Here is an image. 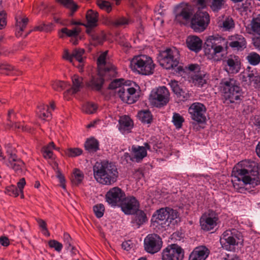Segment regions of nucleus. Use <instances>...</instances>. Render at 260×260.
Listing matches in <instances>:
<instances>
[{"label":"nucleus","mask_w":260,"mask_h":260,"mask_svg":"<svg viewBox=\"0 0 260 260\" xmlns=\"http://www.w3.org/2000/svg\"><path fill=\"white\" fill-rule=\"evenodd\" d=\"M99 146L98 141L94 138L87 140L85 143V147L89 152L96 151L99 149Z\"/></svg>","instance_id":"obj_36"},{"label":"nucleus","mask_w":260,"mask_h":260,"mask_svg":"<svg viewBox=\"0 0 260 260\" xmlns=\"http://www.w3.org/2000/svg\"><path fill=\"white\" fill-rule=\"evenodd\" d=\"M229 39V46L234 50L242 51L246 47V41L242 35H233Z\"/></svg>","instance_id":"obj_21"},{"label":"nucleus","mask_w":260,"mask_h":260,"mask_svg":"<svg viewBox=\"0 0 260 260\" xmlns=\"http://www.w3.org/2000/svg\"><path fill=\"white\" fill-rule=\"evenodd\" d=\"M225 3L224 0H211L210 8L213 12H218L224 7Z\"/></svg>","instance_id":"obj_45"},{"label":"nucleus","mask_w":260,"mask_h":260,"mask_svg":"<svg viewBox=\"0 0 260 260\" xmlns=\"http://www.w3.org/2000/svg\"><path fill=\"white\" fill-rule=\"evenodd\" d=\"M97 5L101 9L106 10L108 13H109L112 10L111 5L108 2L98 1H97Z\"/></svg>","instance_id":"obj_55"},{"label":"nucleus","mask_w":260,"mask_h":260,"mask_svg":"<svg viewBox=\"0 0 260 260\" xmlns=\"http://www.w3.org/2000/svg\"><path fill=\"white\" fill-rule=\"evenodd\" d=\"M246 70L248 71L247 77L248 78L250 82H253V80H255V79L260 74L258 73L256 69H252L251 67H248Z\"/></svg>","instance_id":"obj_51"},{"label":"nucleus","mask_w":260,"mask_h":260,"mask_svg":"<svg viewBox=\"0 0 260 260\" xmlns=\"http://www.w3.org/2000/svg\"><path fill=\"white\" fill-rule=\"evenodd\" d=\"M172 121L177 129H180L182 126V124L184 121V119L179 113H174Z\"/></svg>","instance_id":"obj_44"},{"label":"nucleus","mask_w":260,"mask_h":260,"mask_svg":"<svg viewBox=\"0 0 260 260\" xmlns=\"http://www.w3.org/2000/svg\"><path fill=\"white\" fill-rule=\"evenodd\" d=\"M0 244L3 246L7 247L10 245V241L6 236L0 237Z\"/></svg>","instance_id":"obj_61"},{"label":"nucleus","mask_w":260,"mask_h":260,"mask_svg":"<svg viewBox=\"0 0 260 260\" xmlns=\"http://www.w3.org/2000/svg\"><path fill=\"white\" fill-rule=\"evenodd\" d=\"M50 248H54L58 252H60L63 247L62 244L55 240H51L48 242Z\"/></svg>","instance_id":"obj_53"},{"label":"nucleus","mask_w":260,"mask_h":260,"mask_svg":"<svg viewBox=\"0 0 260 260\" xmlns=\"http://www.w3.org/2000/svg\"><path fill=\"white\" fill-rule=\"evenodd\" d=\"M187 47L191 51L199 52L202 49V41L196 36H189L186 40Z\"/></svg>","instance_id":"obj_25"},{"label":"nucleus","mask_w":260,"mask_h":260,"mask_svg":"<svg viewBox=\"0 0 260 260\" xmlns=\"http://www.w3.org/2000/svg\"><path fill=\"white\" fill-rule=\"evenodd\" d=\"M25 183V180L24 178H22L20 179L19 181L17 183V186L21 193H22V190Z\"/></svg>","instance_id":"obj_63"},{"label":"nucleus","mask_w":260,"mask_h":260,"mask_svg":"<svg viewBox=\"0 0 260 260\" xmlns=\"http://www.w3.org/2000/svg\"><path fill=\"white\" fill-rule=\"evenodd\" d=\"M192 14V10L189 5L180 4L175 8V20L178 23L185 24L190 20Z\"/></svg>","instance_id":"obj_12"},{"label":"nucleus","mask_w":260,"mask_h":260,"mask_svg":"<svg viewBox=\"0 0 260 260\" xmlns=\"http://www.w3.org/2000/svg\"><path fill=\"white\" fill-rule=\"evenodd\" d=\"M192 80L194 84L198 87H202L206 84L205 75H195L192 77Z\"/></svg>","instance_id":"obj_46"},{"label":"nucleus","mask_w":260,"mask_h":260,"mask_svg":"<svg viewBox=\"0 0 260 260\" xmlns=\"http://www.w3.org/2000/svg\"><path fill=\"white\" fill-rule=\"evenodd\" d=\"M170 93L165 86L159 87L151 92L149 101L151 105L160 107L166 105L169 101Z\"/></svg>","instance_id":"obj_10"},{"label":"nucleus","mask_w":260,"mask_h":260,"mask_svg":"<svg viewBox=\"0 0 260 260\" xmlns=\"http://www.w3.org/2000/svg\"><path fill=\"white\" fill-rule=\"evenodd\" d=\"M228 48V42L219 35L210 36L205 42L204 52L207 59L213 61L222 60Z\"/></svg>","instance_id":"obj_3"},{"label":"nucleus","mask_w":260,"mask_h":260,"mask_svg":"<svg viewBox=\"0 0 260 260\" xmlns=\"http://www.w3.org/2000/svg\"><path fill=\"white\" fill-rule=\"evenodd\" d=\"M87 24L85 25L87 28H92L97 25L98 14L97 12L89 10L86 13Z\"/></svg>","instance_id":"obj_28"},{"label":"nucleus","mask_w":260,"mask_h":260,"mask_svg":"<svg viewBox=\"0 0 260 260\" xmlns=\"http://www.w3.org/2000/svg\"><path fill=\"white\" fill-rule=\"evenodd\" d=\"M107 51L102 53L98 57L97 64L99 74L92 76L86 83L88 87L94 90H100L103 86L104 80H110L116 77V68L107 60Z\"/></svg>","instance_id":"obj_2"},{"label":"nucleus","mask_w":260,"mask_h":260,"mask_svg":"<svg viewBox=\"0 0 260 260\" xmlns=\"http://www.w3.org/2000/svg\"><path fill=\"white\" fill-rule=\"evenodd\" d=\"M119 206L125 214H133L138 211L139 203L133 196H125Z\"/></svg>","instance_id":"obj_19"},{"label":"nucleus","mask_w":260,"mask_h":260,"mask_svg":"<svg viewBox=\"0 0 260 260\" xmlns=\"http://www.w3.org/2000/svg\"><path fill=\"white\" fill-rule=\"evenodd\" d=\"M56 1L64 7L69 9L71 11V15H72L77 9V5L74 2L73 0H56Z\"/></svg>","instance_id":"obj_40"},{"label":"nucleus","mask_w":260,"mask_h":260,"mask_svg":"<svg viewBox=\"0 0 260 260\" xmlns=\"http://www.w3.org/2000/svg\"><path fill=\"white\" fill-rule=\"evenodd\" d=\"M123 80H124L123 79L114 80L109 84V88L111 89H119L120 87H122L123 85Z\"/></svg>","instance_id":"obj_54"},{"label":"nucleus","mask_w":260,"mask_h":260,"mask_svg":"<svg viewBox=\"0 0 260 260\" xmlns=\"http://www.w3.org/2000/svg\"><path fill=\"white\" fill-rule=\"evenodd\" d=\"M210 21L209 15L206 12L198 11L191 20V28L196 32L203 31Z\"/></svg>","instance_id":"obj_11"},{"label":"nucleus","mask_w":260,"mask_h":260,"mask_svg":"<svg viewBox=\"0 0 260 260\" xmlns=\"http://www.w3.org/2000/svg\"><path fill=\"white\" fill-rule=\"evenodd\" d=\"M7 14L3 11L0 12V29L5 27L7 25Z\"/></svg>","instance_id":"obj_58"},{"label":"nucleus","mask_w":260,"mask_h":260,"mask_svg":"<svg viewBox=\"0 0 260 260\" xmlns=\"http://www.w3.org/2000/svg\"><path fill=\"white\" fill-rule=\"evenodd\" d=\"M93 172L95 179L104 185H111L116 181L118 176L116 166L107 161L95 162Z\"/></svg>","instance_id":"obj_4"},{"label":"nucleus","mask_w":260,"mask_h":260,"mask_svg":"<svg viewBox=\"0 0 260 260\" xmlns=\"http://www.w3.org/2000/svg\"><path fill=\"white\" fill-rule=\"evenodd\" d=\"M59 150V148L56 147L53 142H50L47 145L44 146L42 149V153L44 158L50 159L53 158L52 150Z\"/></svg>","instance_id":"obj_31"},{"label":"nucleus","mask_w":260,"mask_h":260,"mask_svg":"<svg viewBox=\"0 0 260 260\" xmlns=\"http://www.w3.org/2000/svg\"><path fill=\"white\" fill-rule=\"evenodd\" d=\"M118 122L119 129L123 134L129 133L133 127V121L128 116L120 117Z\"/></svg>","instance_id":"obj_26"},{"label":"nucleus","mask_w":260,"mask_h":260,"mask_svg":"<svg viewBox=\"0 0 260 260\" xmlns=\"http://www.w3.org/2000/svg\"><path fill=\"white\" fill-rule=\"evenodd\" d=\"M241 233L235 229L224 231L220 238L222 247L226 250L231 251L235 246L243 241Z\"/></svg>","instance_id":"obj_8"},{"label":"nucleus","mask_w":260,"mask_h":260,"mask_svg":"<svg viewBox=\"0 0 260 260\" xmlns=\"http://www.w3.org/2000/svg\"><path fill=\"white\" fill-rule=\"evenodd\" d=\"M72 80L73 83L72 87L71 88L68 89L64 93V96L68 93L75 94L79 91L80 89L83 87V79L82 77H80L78 75H74L72 77Z\"/></svg>","instance_id":"obj_27"},{"label":"nucleus","mask_w":260,"mask_h":260,"mask_svg":"<svg viewBox=\"0 0 260 260\" xmlns=\"http://www.w3.org/2000/svg\"><path fill=\"white\" fill-rule=\"evenodd\" d=\"M0 73L7 75L15 74L13 67L7 63L0 64Z\"/></svg>","instance_id":"obj_47"},{"label":"nucleus","mask_w":260,"mask_h":260,"mask_svg":"<svg viewBox=\"0 0 260 260\" xmlns=\"http://www.w3.org/2000/svg\"><path fill=\"white\" fill-rule=\"evenodd\" d=\"M144 146L133 145L131 148V158L133 161L141 162L147 155V150L150 149V146L147 143L144 144Z\"/></svg>","instance_id":"obj_20"},{"label":"nucleus","mask_w":260,"mask_h":260,"mask_svg":"<svg viewBox=\"0 0 260 260\" xmlns=\"http://www.w3.org/2000/svg\"><path fill=\"white\" fill-rule=\"evenodd\" d=\"M84 178V174L79 169H75L74 170L73 174L71 177V181L75 185H78L81 183Z\"/></svg>","instance_id":"obj_39"},{"label":"nucleus","mask_w":260,"mask_h":260,"mask_svg":"<svg viewBox=\"0 0 260 260\" xmlns=\"http://www.w3.org/2000/svg\"><path fill=\"white\" fill-rule=\"evenodd\" d=\"M132 22L131 19L124 16L118 17L111 21V24L115 27H125Z\"/></svg>","instance_id":"obj_32"},{"label":"nucleus","mask_w":260,"mask_h":260,"mask_svg":"<svg viewBox=\"0 0 260 260\" xmlns=\"http://www.w3.org/2000/svg\"><path fill=\"white\" fill-rule=\"evenodd\" d=\"M209 253V250L204 246L196 247L190 254L189 260H205Z\"/></svg>","instance_id":"obj_22"},{"label":"nucleus","mask_w":260,"mask_h":260,"mask_svg":"<svg viewBox=\"0 0 260 260\" xmlns=\"http://www.w3.org/2000/svg\"><path fill=\"white\" fill-rule=\"evenodd\" d=\"M253 44L256 49L260 51V37L253 40Z\"/></svg>","instance_id":"obj_64"},{"label":"nucleus","mask_w":260,"mask_h":260,"mask_svg":"<svg viewBox=\"0 0 260 260\" xmlns=\"http://www.w3.org/2000/svg\"><path fill=\"white\" fill-rule=\"evenodd\" d=\"M7 191L10 196H14L15 197H17L19 193H21L18 188L14 186L9 187L7 189Z\"/></svg>","instance_id":"obj_59"},{"label":"nucleus","mask_w":260,"mask_h":260,"mask_svg":"<svg viewBox=\"0 0 260 260\" xmlns=\"http://www.w3.org/2000/svg\"><path fill=\"white\" fill-rule=\"evenodd\" d=\"M250 26L253 33L260 35V14L252 19Z\"/></svg>","instance_id":"obj_41"},{"label":"nucleus","mask_w":260,"mask_h":260,"mask_svg":"<svg viewBox=\"0 0 260 260\" xmlns=\"http://www.w3.org/2000/svg\"><path fill=\"white\" fill-rule=\"evenodd\" d=\"M219 218L217 213L209 210L207 214L202 216L200 219L202 230L209 231L213 230L217 225Z\"/></svg>","instance_id":"obj_14"},{"label":"nucleus","mask_w":260,"mask_h":260,"mask_svg":"<svg viewBox=\"0 0 260 260\" xmlns=\"http://www.w3.org/2000/svg\"><path fill=\"white\" fill-rule=\"evenodd\" d=\"M147 220L146 214L142 210L138 211L136 213L132 222L139 228L140 225L143 224Z\"/></svg>","instance_id":"obj_33"},{"label":"nucleus","mask_w":260,"mask_h":260,"mask_svg":"<svg viewBox=\"0 0 260 260\" xmlns=\"http://www.w3.org/2000/svg\"><path fill=\"white\" fill-rule=\"evenodd\" d=\"M117 93L123 102L128 104L136 102L138 98L136 94V89L127 85H123L122 87H120L119 89L117 90Z\"/></svg>","instance_id":"obj_18"},{"label":"nucleus","mask_w":260,"mask_h":260,"mask_svg":"<svg viewBox=\"0 0 260 260\" xmlns=\"http://www.w3.org/2000/svg\"><path fill=\"white\" fill-rule=\"evenodd\" d=\"M61 32L69 37L76 38L79 36L81 32V28L79 27H76L73 29H69L66 27H64L61 29Z\"/></svg>","instance_id":"obj_43"},{"label":"nucleus","mask_w":260,"mask_h":260,"mask_svg":"<svg viewBox=\"0 0 260 260\" xmlns=\"http://www.w3.org/2000/svg\"><path fill=\"white\" fill-rule=\"evenodd\" d=\"M86 32L91 37L94 45L103 43L105 40V35L103 32H96L92 31V28H87Z\"/></svg>","instance_id":"obj_30"},{"label":"nucleus","mask_w":260,"mask_h":260,"mask_svg":"<svg viewBox=\"0 0 260 260\" xmlns=\"http://www.w3.org/2000/svg\"><path fill=\"white\" fill-rule=\"evenodd\" d=\"M250 5L251 4L250 3L246 1L241 4L239 8V10L241 11H247L250 8Z\"/></svg>","instance_id":"obj_62"},{"label":"nucleus","mask_w":260,"mask_h":260,"mask_svg":"<svg viewBox=\"0 0 260 260\" xmlns=\"http://www.w3.org/2000/svg\"><path fill=\"white\" fill-rule=\"evenodd\" d=\"M138 116L142 122L150 124L152 121V115L149 110H143L139 111Z\"/></svg>","instance_id":"obj_35"},{"label":"nucleus","mask_w":260,"mask_h":260,"mask_svg":"<svg viewBox=\"0 0 260 260\" xmlns=\"http://www.w3.org/2000/svg\"><path fill=\"white\" fill-rule=\"evenodd\" d=\"M52 25V24L51 23L48 24H46L44 23H42L40 25L35 26L32 30L40 31H49L51 29Z\"/></svg>","instance_id":"obj_52"},{"label":"nucleus","mask_w":260,"mask_h":260,"mask_svg":"<svg viewBox=\"0 0 260 260\" xmlns=\"http://www.w3.org/2000/svg\"><path fill=\"white\" fill-rule=\"evenodd\" d=\"M173 91L180 98L181 100H184L187 98L188 95L182 89L180 88L178 82L175 80H171L169 83Z\"/></svg>","instance_id":"obj_29"},{"label":"nucleus","mask_w":260,"mask_h":260,"mask_svg":"<svg viewBox=\"0 0 260 260\" xmlns=\"http://www.w3.org/2000/svg\"><path fill=\"white\" fill-rule=\"evenodd\" d=\"M129 66L134 72L143 75L153 74L155 67L152 58L145 55L134 56L131 60Z\"/></svg>","instance_id":"obj_5"},{"label":"nucleus","mask_w":260,"mask_h":260,"mask_svg":"<svg viewBox=\"0 0 260 260\" xmlns=\"http://www.w3.org/2000/svg\"><path fill=\"white\" fill-rule=\"evenodd\" d=\"M84 53V50L83 49H75L72 53H70L68 50L66 49L64 50L62 58L65 60H68L70 62H73L74 58L81 62L82 61V56Z\"/></svg>","instance_id":"obj_23"},{"label":"nucleus","mask_w":260,"mask_h":260,"mask_svg":"<svg viewBox=\"0 0 260 260\" xmlns=\"http://www.w3.org/2000/svg\"><path fill=\"white\" fill-rule=\"evenodd\" d=\"M153 216L156 217V221L164 226H169L171 224L174 225L179 220L178 212L169 207L157 210Z\"/></svg>","instance_id":"obj_9"},{"label":"nucleus","mask_w":260,"mask_h":260,"mask_svg":"<svg viewBox=\"0 0 260 260\" xmlns=\"http://www.w3.org/2000/svg\"><path fill=\"white\" fill-rule=\"evenodd\" d=\"M63 238L66 245L67 249L69 250L71 249L73 250L74 247L72 245V238L70 235L67 233H64Z\"/></svg>","instance_id":"obj_57"},{"label":"nucleus","mask_w":260,"mask_h":260,"mask_svg":"<svg viewBox=\"0 0 260 260\" xmlns=\"http://www.w3.org/2000/svg\"><path fill=\"white\" fill-rule=\"evenodd\" d=\"M69 85V84L61 81H54L52 84V86L53 89L57 91H62Z\"/></svg>","instance_id":"obj_49"},{"label":"nucleus","mask_w":260,"mask_h":260,"mask_svg":"<svg viewBox=\"0 0 260 260\" xmlns=\"http://www.w3.org/2000/svg\"><path fill=\"white\" fill-rule=\"evenodd\" d=\"M17 36H21L22 31L27 24L28 19L27 17L22 18L20 16L16 18Z\"/></svg>","instance_id":"obj_34"},{"label":"nucleus","mask_w":260,"mask_h":260,"mask_svg":"<svg viewBox=\"0 0 260 260\" xmlns=\"http://www.w3.org/2000/svg\"><path fill=\"white\" fill-rule=\"evenodd\" d=\"M125 196V193L120 188L115 187L107 192L106 200L112 207L119 206Z\"/></svg>","instance_id":"obj_17"},{"label":"nucleus","mask_w":260,"mask_h":260,"mask_svg":"<svg viewBox=\"0 0 260 260\" xmlns=\"http://www.w3.org/2000/svg\"><path fill=\"white\" fill-rule=\"evenodd\" d=\"M221 92L225 100H229L233 103L240 100L243 92L239 83L234 79L223 80L220 83Z\"/></svg>","instance_id":"obj_6"},{"label":"nucleus","mask_w":260,"mask_h":260,"mask_svg":"<svg viewBox=\"0 0 260 260\" xmlns=\"http://www.w3.org/2000/svg\"><path fill=\"white\" fill-rule=\"evenodd\" d=\"M82 151L78 148H70L67 150V154L70 157H76L81 154Z\"/></svg>","instance_id":"obj_56"},{"label":"nucleus","mask_w":260,"mask_h":260,"mask_svg":"<svg viewBox=\"0 0 260 260\" xmlns=\"http://www.w3.org/2000/svg\"><path fill=\"white\" fill-rule=\"evenodd\" d=\"M206 108L204 105L200 103H194L188 109V113L191 118L199 123H203L206 121L205 113Z\"/></svg>","instance_id":"obj_15"},{"label":"nucleus","mask_w":260,"mask_h":260,"mask_svg":"<svg viewBox=\"0 0 260 260\" xmlns=\"http://www.w3.org/2000/svg\"><path fill=\"white\" fill-rule=\"evenodd\" d=\"M94 213L98 218L102 217L105 212V207L102 204H96L93 207Z\"/></svg>","instance_id":"obj_50"},{"label":"nucleus","mask_w":260,"mask_h":260,"mask_svg":"<svg viewBox=\"0 0 260 260\" xmlns=\"http://www.w3.org/2000/svg\"><path fill=\"white\" fill-rule=\"evenodd\" d=\"M180 61V53L175 48H167L160 53L158 61L160 65L167 70L177 67Z\"/></svg>","instance_id":"obj_7"},{"label":"nucleus","mask_w":260,"mask_h":260,"mask_svg":"<svg viewBox=\"0 0 260 260\" xmlns=\"http://www.w3.org/2000/svg\"><path fill=\"white\" fill-rule=\"evenodd\" d=\"M232 175L235 178L232 181L233 187L240 193L250 192L247 186L254 187L260 182L258 165L250 160L245 159L238 162L233 168Z\"/></svg>","instance_id":"obj_1"},{"label":"nucleus","mask_w":260,"mask_h":260,"mask_svg":"<svg viewBox=\"0 0 260 260\" xmlns=\"http://www.w3.org/2000/svg\"><path fill=\"white\" fill-rule=\"evenodd\" d=\"M97 109V106L92 103H87L82 107V111L87 114H92Z\"/></svg>","instance_id":"obj_48"},{"label":"nucleus","mask_w":260,"mask_h":260,"mask_svg":"<svg viewBox=\"0 0 260 260\" xmlns=\"http://www.w3.org/2000/svg\"><path fill=\"white\" fill-rule=\"evenodd\" d=\"M246 59L250 64L255 66L260 63V55L255 52H251L246 56Z\"/></svg>","instance_id":"obj_38"},{"label":"nucleus","mask_w":260,"mask_h":260,"mask_svg":"<svg viewBox=\"0 0 260 260\" xmlns=\"http://www.w3.org/2000/svg\"><path fill=\"white\" fill-rule=\"evenodd\" d=\"M145 250L148 253L154 254L160 250L162 246L161 239L159 236L152 234L148 235L144 240Z\"/></svg>","instance_id":"obj_13"},{"label":"nucleus","mask_w":260,"mask_h":260,"mask_svg":"<svg viewBox=\"0 0 260 260\" xmlns=\"http://www.w3.org/2000/svg\"><path fill=\"white\" fill-rule=\"evenodd\" d=\"M183 256V249L177 244L168 246L162 252V260H182Z\"/></svg>","instance_id":"obj_16"},{"label":"nucleus","mask_w":260,"mask_h":260,"mask_svg":"<svg viewBox=\"0 0 260 260\" xmlns=\"http://www.w3.org/2000/svg\"><path fill=\"white\" fill-rule=\"evenodd\" d=\"M49 107L47 105L44 104L41 105L38 107V114L39 117L45 120L51 117V114L48 111Z\"/></svg>","instance_id":"obj_37"},{"label":"nucleus","mask_w":260,"mask_h":260,"mask_svg":"<svg viewBox=\"0 0 260 260\" xmlns=\"http://www.w3.org/2000/svg\"><path fill=\"white\" fill-rule=\"evenodd\" d=\"M218 26L223 28V30H228L234 27V22L232 18H226L223 21H219L218 22Z\"/></svg>","instance_id":"obj_42"},{"label":"nucleus","mask_w":260,"mask_h":260,"mask_svg":"<svg viewBox=\"0 0 260 260\" xmlns=\"http://www.w3.org/2000/svg\"><path fill=\"white\" fill-rule=\"evenodd\" d=\"M226 71L232 74H236L239 72L241 63L237 56L229 57L226 60Z\"/></svg>","instance_id":"obj_24"},{"label":"nucleus","mask_w":260,"mask_h":260,"mask_svg":"<svg viewBox=\"0 0 260 260\" xmlns=\"http://www.w3.org/2000/svg\"><path fill=\"white\" fill-rule=\"evenodd\" d=\"M221 260H241L240 257L235 254H226L224 257H223Z\"/></svg>","instance_id":"obj_60"}]
</instances>
